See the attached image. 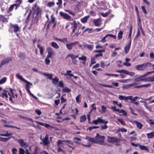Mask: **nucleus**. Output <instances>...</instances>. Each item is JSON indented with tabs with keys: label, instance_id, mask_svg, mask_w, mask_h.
I'll use <instances>...</instances> for the list:
<instances>
[{
	"label": "nucleus",
	"instance_id": "f257e3e1",
	"mask_svg": "<svg viewBox=\"0 0 154 154\" xmlns=\"http://www.w3.org/2000/svg\"><path fill=\"white\" fill-rule=\"evenodd\" d=\"M87 137L89 138L88 140L90 141L100 145H103L105 140L104 136H101L98 134H97L95 138L90 137H86V139H87Z\"/></svg>",
	"mask_w": 154,
	"mask_h": 154
},
{
	"label": "nucleus",
	"instance_id": "f03ea898",
	"mask_svg": "<svg viewBox=\"0 0 154 154\" xmlns=\"http://www.w3.org/2000/svg\"><path fill=\"white\" fill-rule=\"evenodd\" d=\"M152 63H146L143 64L138 65L135 67V69L138 71H143L151 67Z\"/></svg>",
	"mask_w": 154,
	"mask_h": 154
},
{
	"label": "nucleus",
	"instance_id": "7ed1b4c3",
	"mask_svg": "<svg viewBox=\"0 0 154 154\" xmlns=\"http://www.w3.org/2000/svg\"><path fill=\"white\" fill-rule=\"evenodd\" d=\"M16 77L17 79H18L21 81L23 82H24L26 83V89H29L30 88V87H29V86L30 85H32V84L31 83L26 80L24 79L22 77V76L19 75L18 74H16Z\"/></svg>",
	"mask_w": 154,
	"mask_h": 154
},
{
	"label": "nucleus",
	"instance_id": "20e7f679",
	"mask_svg": "<svg viewBox=\"0 0 154 154\" xmlns=\"http://www.w3.org/2000/svg\"><path fill=\"white\" fill-rule=\"evenodd\" d=\"M121 141V139L118 138L117 137L108 136L107 137V141L109 143H119Z\"/></svg>",
	"mask_w": 154,
	"mask_h": 154
},
{
	"label": "nucleus",
	"instance_id": "39448f33",
	"mask_svg": "<svg viewBox=\"0 0 154 154\" xmlns=\"http://www.w3.org/2000/svg\"><path fill=\"white\" fill-rule=\"evenodd\" d=\"M32 9V11L34 12L33 14L36 13L37 15H38L42 11L41 9L39 6L37 5L36 4L33 6Z\"/></svg>",
	"mask_w": 154,
	"mask_h": 154
},
{
	"label": "nucleus",
	"instance_id": "423d86ee",
	"mask_svg": "<svg viewBox=\"0 0 154 154\" xmlns=\"http://www.w3.org/2000/svg\"><path fill=\"white\" fill-rule=\"evenodd\" d=\"M60 14L64 18L68 20H71L72 19L70 16L68 15L67 14L63 13L62 12H60Z\"/></svg>",
	"mask_w": 154,
	"mask_h": 154
},
{
	"label": "nucleus",
	"instance_id": "0eeeda50",
	"mask_svg": "<svg viewBox=\"0 0 154 154\" xmlns=\"http://www.w3.org/2000/svg\"><path fill=\"white\" fill-rule=\"evenodd\" d=\"M105 51V49H104L102 50H94V52H98L99 53L98 54H96L95 55V57H102L103 56V54H102V52H104Z\"/></svg>",
	"mask_w": 154,
	"mask_h": 154
},
{
	"label": "nucleus",
	"instance_id": "6e6552de",
	"mask_svg": "<svg viewBox=\"0 0 154 154\" xmlns=\"http://www.w3.org/2000/svg\"><path fill=\"white\" fill-rule=\"evenodd\" d=\"M16 2L18 3L17 4H15L10 6V11L12 10L14 7H15V10L17 9V7L19 6L21 3V0H17Z\"/></svg>",
	"mask_w": 154,
	"mask_h": 154
},
{
	"label": "nucleus",
	"instance_id": "1a4fd4ad",
	"mask_svg": "<svg viewBox=\"0 0 154 154\" xmlns=\"http://www.w3.org/2000/svg\"><path fill=\"white\" fill-rule=\"evenodd\" d=\"M7 93H8V95H10V93H9L7 91L4 89L2 92H0V95L3 97H5V98H7L8 97Z\"/></svg>",
	"mask_w": 154,
	"mask_h": 154
},
{
	"label": "nucleus",
	"instance_id": "9d476101",
	"mask_svg": "<svg viewBox=\"0 0 154 154\" xmlns=\"http://www.w3.org/2000/svg\"><path fill=\"white\" fill-rule=\"evenodd\" d=\"M146 74H145L143 75H141L140 77L135 78L134 79V81L136 82H139L144 80V79L142 78L146 77Z\"/></svg>",
	"mask_w": 154,
	"mask_h": 154
},
{
	"label": "nucleus",
	"instance_id": "9b49d317",
	"mask_svg": "<svg viewBox=\"0 0 154 154\" xmlns=\"http://www.w3.org/2000/svg\"><path fill=\"white\" fill-rule=\"evenodd\" d=\"M18 142L21 146L22 147L26 148L28 146V145L25 142L24 140L22 139H19L18 140Z\"/></svg>",
	"mask_w": 154,
	"mask_h": 154
},
{
	"label": "nucleus",
	"instance_id": "f8f14e48",
	"mask_svg": "<svg viewBox=\"0 0 154 154\" xmlns=\"http://www.w3.org/2000/svg\"><path fill=\"white\" fill-rule=\"evenodd\" d=\"M79 43H78V44H76L78 45V47H84L85 48H93V47L91 45L86 44L85 43H83L82 45L80 44H79Z\"/></svg>",
	"mask_w": 154,
	"mask_h": 154
},
{
	"label": "nucleus",
	"instance_id": "ddd939ff",
	"mask_svg": "<svg viewBox=\"0 0 154 154\" xmlns=\"http://www.w3.org/2000/svg\"><path fill=\"white\" fill-rule=\"evenodd\" d=\"M93 21L95 26H100L101 24V20L100 18L94 20Z\"/></svg>",
	"mask_w": 154,
	"mask_h": 154
},
{
	"label": "nucleus",
	"instance_id": "4468645a",
	"mask_svg": "<svg viewBox=\"0 0 154 154\" xmlns=\"http://www.w3.org/2000/svg\"><path fill=\"white\" fill-rule=\"evenodd\" d=\"M11 26L13 29L14 32L15 33L17 32L19 30V27L17 24L12 25Z\"/></svg>",
	"mask_w": 154,
	"mask_h": 154
},
{
	"label": "nucleus",
	"instance_id": "2eb2a0df",
	"mask_svg": "<svg viewBox=\"0 0 154 154\" xmlns=\"http://www.w3.org/2000/svg\"><path fill=\"white\" fill-rule=\"evenodd\" d=\"M9 60L8 58L5 59L1 62V63L0 65V68H1L2 66L8 63Z\"/></svg>",
	"mask_w": 154,
	"mask_h": 154
},
{
	"label": "nucleus",
	"instance_id": "dca6fc26",
	"mask_svg": "<svg viewBox=\"0 0 154 154\" xmlns=\"http://www.w3.org/2000/svg\"><path fill=\"white\" fill-rule=\"evenodd\" d=\"M101 117H102L98 118L97 120L98 123H102L105 124H106L108 123V121L104 120L103 119H101Z\"/></svg>",
	"mask_w": 154,
	"mask_h": 154
},
{
	"label": "nucleus",
	"instance_id": "f3484780",
	"mask_svg": "<svg viewBox=\"0 0 154 154\" xmlns=\"http://www.w3.org/2000/svg\"><path fill=\"white\" fill-rule=\"evenodd\" d=\"M48 135L47 134L45 137L43 139L42 141L45 145H47L48 144Z\"/></svg>",
	"mask_w": 154,
	"mask_h": 154
},
{
	"label": "nucleus",
	"instance_id": "a211bd4d",
	"mask_svg": "<svg viewBox=\"0 0 154 154\" xmlns=\"http://www.w3.org/2000/svg\"><path fill=\"white\" fill-rule=\"evenodd\" d=\"M79 43V42H77L74 43L67 44L66 45V46L67 48H71L74 47L75 45H76L77 44H78Z\"/></svg>",
	"mask_w": 154,
	"mask_h": 154
},
{
	"label": "nucleus",
	"instance_id": "6ab92c4d",
	"mask_svg": "<svg viewBox=\"0 0 154 154\" xmlns=\"http://www.w3.org/2000/svg\"><path fill=\"white\" fill-rule=\"evenodd\" d=\"M116 111H117L119 113H123V114L124 116H127V112L123 109H116Z\"/></svg>",
	"mask_w": 154,
	"mask_h": 154
},
{
	"label": "nucleus",
	"instance_id": "aec40b11",
	"mask_svg": "<svg viewBox=\"0 0 154 154\" xmlns=\"http://www.w3.org/2000/svg\"><path fill=\"white\" fill-rule=\"evenodd\" d=\"M135 124L137 125V127L139 129H141L142 128V127L143 126V125L137 121H134Z\"/></svg>",
	"mask_w": 154,
	"mask_h": 154
},
{
	"label": "nucleus",
	"instance_id": "412c9836",
	"mask_svg": "<svg viewBox=\"0 0 154 154\" xmlns=\"http://www.w3.org/2000/svg\"><path fill=\"white\" fill-rule=\"evenodd\" d=\"M131 87H134L132 89L139 88H140V85H138L137 83L134 82L131 84Z\"/></svg>",
	"mask_w": 154,
	"mask_h": 154
},
{
	"label": "nucleus",
	"instance_id": "4be33fe9",
	"mask_svg": "<svg viewBox=\"0 0 154 154\" xmlns=\"http://www.w3.org/2000/svg\"><path fill=\"white\" fill-rule=\"evenodd\" d=\"M87 118L85 115H84L80 117V122H84L86 120Z\"/></svg>",
	"mask_w": 154,
	"mask_h": 154
},
{
	"label": "nucleus",
	"instance_id": "5701e85b",
	"mask_svg": "<svg viewBox=\"0 0 154 154\" xmlns=\"http://www.w3.org/2000/svg\"><path fill=\"white\" fill-rule=\"evenodd\" d=\"M72 72L71 70H68L66 71V73L65 74H63L62 73H61V75H68L69 76L72 77V76H74V75L73 74L70 73Z\"/></svg>",
	"mask_w": 154,
	"mask_h": 154
},
{
	"label": "nucleus",
	"instance_id": "b1692460",
	"mask_svg": "<svg viewBox=\"0 0 154 154\" xmlns=\"http://www.w3.org/2000/svg\"><path fill=\"white\" fill-rule=\"evenodd\" d=\"M32 12V10H30L29 11V13L26 17V19L25 22V23L27 24L28 23V22L29 21V18L30 17L31 15V14Z\"/></svg>",
	"mask_w": 154,
	"mask_h": 154
},
{
	"label": "nucleus",
	"instance_id": "393cba45",
	"mask_svg": "<svg viewBox=\"0 0 154 154\" xmlns=\"http://www.w3.org/2000/svg\"><path fill=\"white\" fill-rule=\"evenodd\" d=\"M139 147L141 150H145L147 152L149 151L148 148L145 146L141 145H140Z\"/></svg>",
	"mask_w": 154,
	"mask_h": 154
},
{
	"label": "nucleus",
	"instance_id": "a878e982",
	"mask_svg": "<svg viewBox=\"0 0 154 154\" xmlns=\"http://www.w3.org/2000/svg\"><path fill=\"white\" fill-rule=\"evenodd\" d=\"M90 16L89 15H88L85 17L81 19V22L83 23H86L87 22L88 19V18Z\"/></svg>",
	"mask_w": 154,
	"mask_h": 154
},
{
	"label": "nucleus",
	"instance_id": "bb28decb",
	"mask_svg": "<svg viewBox=\"0 0 154 154\" xmlns=\"http://www.w3.org/2000/svg\"><path fill=\"white\" fill-rule=\"evenodd\" d=\"M73 140L74 141V142L77 144H80V143L78 141H80L81 140V139L77 137H74Z\"/></svg>",
	"mask_w": 154,
	"mask_h": 154
},
{
	"label": "nucleus",
	"instance_id": "cd10ccee",
	"mask_svg": "<svg viewBox=\"0 0 154 154\" xmlns=\"http://www.w3.org/2000/svg\"><path fill=\"white\" fill-rule=\"evenodd\" d=\"M1 21L6 22L8 21L7 19L5 17L3 16L0 15V21Z\"/></svg>",
	"mask_w": 154,
	"mask_h": 154
},
{
	"label": "nucleus",
	"instance_id": "c85d7f7f",
	"mask_svg": "<svg viewBox=\"0 0 154 154\" xmlns=\"http://www.w3.org/2000/svg\"><path fill=\"white\" fill-rule=\"evenodd\" d=\"M147 137L149 138H151L154 137V131L147 134Z\"/></svg>",
	"mask_w": 154,
	"mask_h": 154
},
{
	"label": "nucleus",
	"instance_id": "c756f323",
	"mask_svg": "<svg viewBox=\"0 0 154 154\" xmlns=\"http://www.w3.org/2000/svg\"><path fill=\"white\" fill-rule=\"evenodd\" d=\"M59 79L57 77H55L52 79V82L54 84H56L59 81Z\"/></svg>",
	"mask_w": 154,
	"mask_h": 154
},
{
	"label": "nucleus",
	"instance_id": "7c9ffc66",
	"mask_svg": "<svg viewBox=\"0 0 154 154\" xmlns=\"http://www.w3.org/2000/svg\"><path fill=\"white\" fill-rule=\"evenodd\" d=\"M18 56L22 59H24L26 58V56L25 54L21 52H20Z\"/></svg>",
	"mask_w": 154,
	"mask_h": 154
},
{
	"label": "nucleus",
	"instance_id": "2f4dec72",
	"mask_svg": "<svg viewBox=\"0 0 154 154\" xmlns=\"http://www.w3.org/2000/svg\"><path fill=\"white\" fill-rule=\"evenodd\" d=\"M7 5L5 3H3L2 5V11H3L5 9H6L7 8Z\"/></svg>",
	"mask_w": 154,
	"mask_h": 154
},
{
	"label": "nucleus",
	"instance_id": "473e14b6",
	"mask_svg": "<svg viewBox=\"0 0 154 154\" xmlns=\"http://www.w3.org/2000/svg\"><path fill=\"white\" fill-rule=\"evenodd\" d=\"M123 32L122 31H120L118 34V40L121 39L122 37Z\"/></svg>",
	"mask_w": 154,
	"mask_h": 154
},
{
	"label": "nucleus",
	"instance_id": "72a5a7b5",
	"mask_svg": "<svg viewBox=\"0 0 154 154\" xmlns=\"http://www.w3.org/2000/svg\"><path fill=\"white\" fill-rule=\"evenodd\" d=\"M71 24L72 25H73L72 27L73 29H77L78 26V24L77 22L75 21H73V22L71 23Z\"/></svg>",
	"mask_w": 154,
	"mask_h": 154
},
{
	"label": "nucleus",
	"instance_id": "f704fd0d",
	"mask_svg": "<svg viewBox=\"0 0 154 154\" xmlns=\"http://www.w3.org/2000/svg\"><path fill=\"white\" fill-rule=\"evenodd\" d=\"M54 54V52L51 50L48 51V54L47 56V58H49L51 57L52 55Z\"/></svg>",
	"mask_w": 154,
	"mask_h": 154
},
{
	"label": "nucleus",
	"instance_id": "c9c22d12",
	"mask_svg": "<svg viewBox=\"0 0 154 154\" xmlns=\"http://www.w3.org/2000/svg\"><path fill=\"white\" fill-rule=\"evenodd\" d=\"M7 78L6 77L2 78L0 80V85H1L5 83L7 80Z\"/></svg>",
	"mask_w": 154,
	"mask_h": 154
},
{
	"label": "nucleus",
	"instance_id": "e433bc0d",
	"mask_svg": "<svg viewBox=\"0 0 154 154\" xmlns=\"http://www.w3.org/2000/svg\"><path fill=\"white\" fill-rule=\"evenodd\" d=\"M99 128V126H93L90 127L88 128L87 129V131L89 130V131H91L93 129H97Z\"/></svg>",
	"mask_w": 154,
	"mask_h": 154
},
{
	"label": "nucleus",
	"instance_id": "4c0bfd02",
	"mask_svg": "<svg viewBox=\"0 0 154 154\" xmlns=\"http://www.w3.org/2000/svg\"><path fill=\"white\" fill-rule=\"evenodd\" d=\"M45 76H46L47 78L50 79H52V74H47L46 73H44L43 74Z\"/></svg>",
	"mask_w": 154,
	"mask_h": 154
},
{
	"label": "nucleus",
	"instance_id": "58836bf2",
	"mask_svg": "<svg viewBox=\"0 0 154 154\" xmlns=\"http://www.w3.org/2000/svg\"><path fill=\"white\" fill-rule=\"evenodd\" d=\"M79 60H83V61H86L87 60V57L86 56L83 55L81 57H79Z\"/></svg>",
	"mask_w": 154,
	"mask_h": 154
},
{
	"label": "nucleus",
	"instance_id": "ea45409f",
	"mask_svg": "<svg viewBox=\"0 0 154 154\" xmlns=\"http://www.w3.org/2000/svg\"><path fill=\"white\" fill-rule=\"evenodd\" d=\"M51 45L53 47L55 48H59L58 45L55 42H52L51 43Z\"/></svg>",
	"mask_w": 154,
	"mask_h": 154
},
{
	"label": "nucleus",
	"instance_id": "a19ab883",
	"mask_svg": "<svg viewBox=\"0 0 154 154\" xmlns=\"http://www.w3.org/2000/svg\"><path fill=\"white\" fill-rule=\"evenodd\" d=\"M110 64V63H109L108 65H106V66H108ZM106 66V65L105 64V63L104 61H101V62L100 66H101V68H103L105 67Z\"/></svg>",
	"mask_w": 154,
	"mask_h": 154
},
{
	"label": "nucleus",
	"instance_id": "79ce46f5",
	"mask_svg": "<svg viewBox=\"0 0 154 154\" xmlns=\"http://www.w3.org/2000/svg\"><path fill=\"white\" fill-rule=\"evenodd\" d=\"M125 74L130 76H133L135 74V73L134 72H129L126 70Z\"/></svg>",
	"mask_w": 154,
	"mask_h": 154
},
{
	"label": "nucleus",
	"instance_id": "37998d69",
	"mask_svg": "<svg viewBox=\"0 0 154 154\" xmlns=\"http://www.w3.org/2000/svg\"><path fill=\"white\" fill-rule=\"evenodd\" d=\"M117 120L122 125L125 126L126 125L125 122L122 121L121 119L118 118L117 119Z\"/></svg>",
	"mask_w": 154,
	"mask_h": 154
},
{
	"label": "nucleus",
	"instance_id": "c03bdc74",
	"mask_svg": "<svg viewBox=\"0 0 154 154\" xmlns=\"http://www.w3.org/2000/svg\"><path fill=\"white\" fill-rule=\"evenodd\" d=\"M30 89H26V90L27 91V92L32 97H34L35 98H37V97L34 96L33 94H32L30 90Z\"/></svg>",
	"mask_w": 154,
	"mask_h": 154
},
{
	"label": "nucleus",
	"instance_id": "a18cd8bd",
	"mask_svg": "<svg viewBox=\"0 0 154 154\" xmlns=\"http://www.w3.org/2000/svg\"><path fill=\"white\" fill-rule=\"evenodd\" d=\"M9 139V138H3L0 137V140L2 142H7Z\"/></svg>",
	"mask_w": 154,
	"mask_h": 154
},
{
	"label": "nucleus",
	"instance_id": "49530a36",
	"mask_svg": "<svg viewBox=\"0 0 154 154\" xmlns=\"http://www.w3.org/2000/svg\"><path fill=\"white\" fill-rule=\"evenodd\" d=\"M63 92L69 93L71 91V89L68 88H65L63 90Z\"/></svg>",
	"mask_w": 154,
	"mask_h": 154
},
{
	"label": "nucleus",
	"instance_id": "de8ad7c7",
	"mask_svg": "<svg viewBox=\"0 0 154 154\" xmlns=\"http://www.w3.org/2000/svg\"><path fill=\"white\" fill-rule=\"evenodd\" d=\"M126 70L122 69L121 70H116V72H119L120 73H122L125 74H126Z\"/></svg>",
	"mask_w": 154,
	"mask_h": 154
},
{
	"label": "nucleus",
	"instance_id": "09e8293b",
	"mask_svg": "<svg viewBox=\"0 0 154 154\" xmlns=\"http://www.w3.org/2000/svg\"><path fill=\"white\" fill-rule=\"evenodd\" d=\"M10 93L11 94V95L12 97H13L14 98V96H16V97H17V94H14V91L11 88H10Z\"/></svg>",
	"mask_w": 154,
	"mask_h": 154
},
{
	"label": "nucleus",
	"instance_id": "8fccbe9b",
	"mask_svg": "<svg viewBox=\"0 0 154 154\" xmlns=\"http://www.w3.org/2000/svg\"><path fill=\"white\" fill-rule=\"evenodd\" d=\"M58 2H57V5L58 6L59 8H60V6L62 4V0H57Z\"/></svg>",
	"mask_w": 154,
	"mask_h": 154
},
{
	"label": "nucleus",
	"instance_id": "3c124183",
	"mask_svg": "<svg viewBox=\"0 0 154 154\" xmlns=\"http://www.w3.org/2000/svg\"><path fill=\"white\" fill-rule=\"evenodd\" d=\"M67 100L66 99H64L63 96H62L61 98V103H63L66 102V101Z\"/></svg>",
	"mask_w": 154,
	"mask_h": 154
},
{
	"label": "nucleus",
	"instance_id": "603ef678",
	"mask_svg": "<svg viewBox=\"0 0 154 154\" xmlns=\"http://www.w3.org/2000/svg\"><path fill=\"white\" fill-rule=\"evenodd\" d=\"M54 3L53 2H50L47 4V6L48 7H51L54 6Z\"/></svg>",
	"mask_w": 154,
	"mask_h": 154
},
{
	"label": "nucleus",
	"instance_id": "864d4df0",
	"mask_svg": "<svg viewBox=\"0 0 154 154\" xmlns=\"http://www.w3.org/2000/svg\"><path fill=\"white\" fill-rule=\"evenodd\" d=\"M118 131H121L122 132H127V129L124 128H120L118 129Z\"/></svg>",
	"mask_w": 154,
	"mask_h": 154
},
{
	"label": "nucleus",
	"instance_id": "5fc2aeb1",
	"mask_svg": "<svg viewBox=\"0 0 154 154\" xmlns=\"http://www.w3.org/2000/svg\"><path fill=\"white\" fill-rule=\"evenodd\" d=\"M151 85V84H150L149 83L147 84H146L142 85H140V88L142 87H149Z\"/></svg>",
	"mask_w": 154,
	"mask_h": 154
},
{
	"label": "nucleus",
	"instance_id": "6e6d98bb",
	"mask_svg": "<svg viewBox=\"0 0 154 154\" xmlns=\"http://www.w3.org/2000/svg\"><path fill=\"white\" fill-rule=\"evenodd\" d=\"M25 151L24 149L22 148H20L19 151V154H24Z\"/></svg>",
	"mask_w": 154,
	"mask_h": 154
},
{
	"label": "nucleus",
	"instance_id": "4d7b16f0",
	"mask_svg": "<svg viewBox=\"0 0 154 154\" xmlns=\"http://www.w3.org/2000/svg\"><path fill=\"white\" fill-rule=\"evenodd\" d=\"M48 58H47V57L46 58L45 60V64L47 65H48L50 63V59H48Z\"/></svg>",
	"mask_w": 154,
	"mask_h": 154
},
{
	"label": "nucleus",
	"instance_id": "13d9d810",
	"mask_svg": "<svg viewBox=\"0 0 154 154\" xmlns=\"http://www.w3.org/2000/svg\"><path fill=\"white\" fill-rule=\"evenodd\" d=\"M64 140H58L57 142V144L58 146H60V144H62V142H63Z\"/></svg>",
	"mask_w": 154,
	"mask_h": 154
},
{
	"label": "nucleus",
	"instance_id": "bf43d9fd",
	"mask_svg": "<svg viewBox=\"0 0 154 154\" xmlns=\"http://www.w3.org/2000/svg\"><path fill=\"white\" fill-rule=\"evenodd\" d=\"M72 59V62L73 63L76 64L77 62V60L74 57H70Z\"/></svg>",
	"mask_w": 154,
	"mask_h": 154
},
{
	"label": "nucleus",
	"instance_id": "052dcab7",
	"mask_svg": "<svg viewBox=\"0 0 154 154\" xmlns=\"http://www.w3.org/2000/svg\"><path fill=\"white\" fill-rule=\"evenodd\" d=\"M108 128V126L106 124L103 125H101V130H105Z\"/></svg>",
	"mask_w": 154,
	"mask_h": 154
},
{
	"label": "nucleus",
	"instance_id": "680f3d73",
	"mask_svg": "<svg viewBox=\"0 0 154 154\" xmlns=\"http://www.w3.org/2000/svg\"><path fill=\"white\" fill-rule=\"evenodd\" d=\"M96 63L95 60L94 58L92 57L91 58V64H93Z\"/></svg>",
	"mask_w": 154,
	"mask_h": 154
},
{
	"label": "nucleus",
	"instance_id": "e2e57ef3",
	"mask_svg": "<svg viewBox=\"0 0 154 154\" xmlns=\"http://www.w3.org/2000/svg\"><path fill=\"white\" fill-rule=\"evenodd\" d=\"M125 96H124L122 95H119V99L121 100H125Z\"/></svg>",
	"mask_w": 154,
	"mask_h": 154
},
{
	"label": "nucleus",
	"instance_id": "0e129e2a",
	"mask_svg": "<svg viewBox=\"0 0 154 154\" xmlns=\"http://www.w3.org/2000/svg\"><path fill=\"white\" fill-rule=\"evenodd\" d=\"M128 138L130 139V141H132L133 140H135L136 139V137H129Z\"/></svg>",
	"mask_w": 154,
	"mask_h": 154
},
{
	"label": "nucleus",
	"instance_id": "69168bd1",
	"mask_svg": "<svg viewBox=\"0 0 154 154\" xmlns=\"http://www.w3.org/2000/svg\"><path fill=\"white\" fill-rule=\"evenodd\" d=\"M141 8L143 10V13H144L145 14H146L147 13V12L145 8V7L144 6H141Z\"/></svg>",
	"mask_w": 154,
	"mask_h": 154
},
{
	"label": "nucleus",
	"instance_id": "338daca9",
	"mask_svg": "<svg viewBox=\"0 0 154 154\" xmlns=\"http://www.w3.org/2000/svg\"><path fill=\"white\" fill-rule=\"evenodd\" d=\"M124 88L125 89H128V88L131 87V84H128L125 86H124Z\"/></svg>",
	"mask_w": 154,
	"mask_h": 154
},
{
	"label": "nucleus",
	"instance_id": "774afa93",
	"mask_svg": "<svg viewBox=\"0 0 154 154\" xmlns=\"http://www.w3.org/2000/svg\"><path fill=\"white\" fill-rule=\"evenodd\" d=\"M101 108L102 112H106V107L104 106H101Z\"/></svg>",
	"mask_w": 154,
	"mask_h": 154
}]
</instances>
